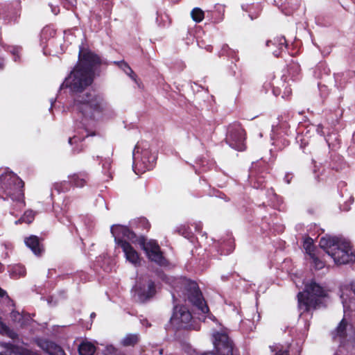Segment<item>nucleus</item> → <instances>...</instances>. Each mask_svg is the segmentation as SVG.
<instances>
[{"label":"nucleus","mask_w":355,"mask_h":355,"mask_svg":"<svg viewBox=\"0 0 355 355\" xmlns=\"http://www.w3.org/2000/svg\"><path fill=\"white\" fill-rule=\"evenodd\" d=\"M78 57L79 64L60 86V89L65 87L73 94L71 112L77 114L80 119L78 132L69 138L71 145L82 141L91 135L88 126L96 121L109 117L112 112L110 105L101 94L94 90L85 92V89L93 82L94 69L101 64L100 58L92 51L84 52L81 49Z\"/></svg>","instance_id":"1"},{"label":"nucleus","mask_w":355,"mask_h":355,"mask_svg":"<svg viewBox=\"0 0 355 355\" xmlns=\"http://www.w3.org/2000/svg\"><path fill=\"white\" fill-rule=\"evenodd\" d=\"M319 245L337 265L347 264L355 260L351 243L345 238L323 236L320 239Z\"/></svg>","instance_id":"2"},{"label":"nucleus","mask_w":355,"mask_h":355,"mask_svg":"<svg viewBox=\"0 0 355 355\" xmlns=\"http://www.w3.org/2000/svg\"><path fill=\"white\" fill-rule=\"evenodd\" d=\"M326 297L327 291L315 281L305 284L304 290L297 294L300 317H311V311L320 307Z\"/></svg>","instance_id":"3"},{"label":"nucleus","mask_w":355,"mask_h":355,"mask_svg":"<svg viewBox=\"0 0 355 355\" xmlns=\"http://www.w3.org/2000/svg\"><path fill=\"white\" fill-rule=\"evenodd\" d=\"M23 187V181L15 173L8 168L0 170L1 198L10 199L22 207L24 205Z\"/></svg>","instance_id":"4"},{"label":"nucleus","mask_w":355,"mask_h":355,"mask_svg":"<svg viewBox=\"0 0 355 355\" xmlns=\"http://www.w3.org/2000/svg\"><path fill=\"white\" fill-rule=\"evenodd\" d=\"M340 298L342 300L344 318L339 323L336 330L332 333L334 340H338L340 346L345 345L346 340H349L351 336L347 333V323L346 322V317L349 315V312L355 309V281H353L350 285V289L345 288L341 290Z\"/></svg>","instance_id":"5"},{"label":"nucleus","mask_w":355,"mask_h":355,"mask_svg":"<svg viewBox=\"0 0 355 355\" xmlns=\"http://www.w3.org/2000/svg\"><path fill=\"white\" fill-rule=\"evenodd\" d=\"M132 168L137 175H140L153 168L156 155L151 153L146 141L138 142L132 152Z\"/></svg>","instance_id":"6"},{"label":"nucleus","mask_w":355,"mask_h":355,"mask_svg":"<svg viewBox=\"0 0 355 355\" xmlns=\"http://www.w3.org/2000/svg\"><path fill=\"white\" fill-rule=\"evenodd\" d=\"M184 285L188 301L198 309L199 315H202L199 318L203 321H206L207 319L216 321V317L209 312L198 284L195 282L186 281Z\"/></svg>","instance_id":"7"},{"label":"nucleus","mask_w":355,"mask_h":355,"mask_svg":"<svg viewBox=\"0 0 355 355\" xmlns=\"http://www.w3.org/2000/svg\"><path fill=\"white\" fill-rule=\"evenodd\" d=\"M132 291L135 300L144 303L155 296L156 293L155 282L148 275L139 277Z\"/></svg>","instance_id":"8"},{"label":"nucleus","mask_w":355,"mask_h":355,"mask_svg":"<svg viewBox=\"0 0 355 355\" xmlns=\"http://www.w3.org/2000/svg\"><path fill=\"white\" fill-rule=\"evenodd\" d=\"M193 317L185 306L175 305L170 319L172 326L176 329H193L198 330V327L192 324Z\"/></svg>","instance_id":"9"},{"label":"nucleus","mask_w":355,"mask_h":355,"mask_svg":"<svg viewBox=\"0 0 355 355\" xmlns=\"http://www.w3.org/2000/svg\"><path fill=\"white\" fill-rule=\"evenodd\" d=\"M245 133L241 125L234 123L229 125L225 141L232 148L239 151L245 149Z\"/></svg>","instance_id":"10"},{"label":"nucleus","mask_w":355,"mask_h":355,"mask_svg":"<svg viewBox=\"0 0 355 355\" xmlns=\"http://www.w3.org/2000/svg\"><path fill=\"white\" fill-rule=\"evenodd\" d=\"M139 244L150 261L161 266L167 265V261L163 257L160 248L156 241H147L144 238H141L139 240Z\"/></svg>","instance_id":"11"},{"label":"nucleus","mask_w":355,"mask_h":355,"mask_svg":"<svg viewBox=\"0 0 355 355\" xmlns=\"http://www.w3.org/2000/svg\"><path fill=\"white\" fill-rule=\"evenodd\" d=\"M213 344L220 355H234L232 342L226 334L214 333L213 334Z\"/></svg>","instance_id":"12"},{"label":"nucleus","mask_w":355,"mask_h":355,"mask_svg":"<svg viewBox=\"0 0 355 355\" xmlns=\"http://www.w3.org/2000/svg\"><path fill=\"white\" fill-rule=\"evenodd\" d=\"M110 231L119 247H121L123 243H128V241L131 242L136 241V234L126 226L114 225L111 227Z\"/></svg>","instance_id":"13"},{"label":"nucleus","mask_w":355,"mask_h":355,"mask_svg":"<svg viewBox=\"0 0 355 355\" xmlns=\"http://www.w3.org/2000/svg\"><path fill=\"white\" fill-rule=\"evenodd\" d=\"M121 248L126 260L135 267L140 265L141 259L137 252L129 243H123Z\"/></svg>","instance_id":"14"},{"label":"nucleus","mask_w":355,"mask_h":355,"mask_svg":"<svg viewBox=\"0 0 355 355\" xmlns=\"http://www.w3.org/2000/svg\"><path fill=\"white\" fill-rule=\"evenodd\" d=\"M6 350L0 352V355H37L35 352L22 347L10 343L5 344Z\"/></svg>","instance_id":"15"},{"label":"nucleus","mask_w":355,"mask_h":355,"mask_svg":"<svg viewBox=\"0 0 355 355\" xmlns=\"http://www.w3.org/2000/svg\"><path fill=\"white\" fill-rule=\"evenodd\" d=\"M215 248H217L218 252L222 254H228L231 253L234 249V239L230 235L226 238L222 239L217 241L215 244Z\"/></svg>","instance_id":"16"},{"label":"nucleus","mask_w":355,"mask_h":355,"mask_svg":"<svg viewBox=\"0 0 355 355\" xmlns=\"http://www.w3.org/2000/svg\"><path fill=\"white\" fill-rule=\"evenodd\" d=\"M266 46L268 47L274 46L277 49H271L272 54L275 57H278L280 55L281 51L284 49H286L287 44L284 37L280 36L274 38L272 40H268L266 42Z\"/></svg>","instance_id":"17"},{"label":"nucleus","mask_w":355,"mask_h":355,"mask_svg":"<svg viewBox=\"0 0 355 355\" xmlns=\"http://www.w3.org/2000/svg\"><path fill=\"white\" fill-rule=\"evenodd\" d=\"M13 307L10 305L7 306L6 309H1L0 307V313L5 315L6 312L10 311V318L14 323L17 324L20 327L26 325V322L24 316L19 312L15 311Z\"/></svg>","instance_id":"18"},{"label":"nucleus","mask_w":355,"mask_h":355,"mask_svg":"<svg viewBox=\"0 0 355 355\" xmlns=\"http://www.w3.org/2000/svg\"><path fill=\"white\" fill-rule=\"evenodd\" d=\"M24 243L35 255L38 256L41 254L42 248L37 236L31 235L30 236L25 238Z\"/></svg>","instance_id":"19"},{"label":"nucleus","mask_w":355,"mask_h":355,"mask_svg":"<svg viewBox=\"0 0 355 355\" xmlns=\"http://www.w3.org/2000/svg\"><path fill=\"white\" fill-rule=\"evenodd\" d=\"M71 183L76 187H83L87 180L88 175L85 172L78 173H74L72 175L69 176Z\"/></svg>","instance_id":"20"},{"label":"nucleus","mask_w":355,"mask_h":355,"mask_svg":"<svg viewBox=\"0 0 355 355\" xmlns=\"http://www.w3.org/2000/svg\"><path fill=\"white\" fill-rule=\"evenodd\" d=\"M8 272L12 279H19L26 274L25 267L21 264H15L8 266Z\"/></svg>","instance_id":"21"},{"label":"nucleus","mask_w":355,"mask_h":355,"mask_svg":"<svg viewBox=\"0 0 355 355\" xmlns=\"http://www.w3.org/2000/svg\"><path fill=\"white\" fill-rule=\"evenodd\" d=\"M95 350V346L89 342H83L78 347L80 355H93Z\"/></svg>","instance_id":"22"},{"label":"nucleus","mask_w":355,"mask_h":355,"mask_svg":"<svg viewBox=\"0 0 355 355\" xmlns=\"http://www.w3.org/2000/svg\"><path fill=\"white\" fill-rule=\"evenodd\" d=\"M306 259L310 261L311 266L315 270H320L324 267V262L320 259L318 254L316 252L311 254V255L306 257Z\"/></svg>","instance_id":"23"},{"label":"nucleus","mask_w":355,"mask_h":355,"mask_svg":"<svg viewBox=\"0 0 355 355\" xmlns=\"http://www.w3.org/2000/svg\"><path fill=\"white\" fill-rule=\"evenodd\" d=\"M55 35V31L50 27H44L40 34V42L41 45L44 46L47 40L53 37Z\"/></svg>","instance_id":"24"},{"label":"nucleus","mask_w":355,"mask_h":355,"mask_svg":"<svg viewBox=\"0 0 355 355\" xmlns=\"http://www.w3.org/2000/svg\"><path fill=\"white\" fill-rule=\"evenodd\" d=\"M114 64H117L119 67L122 69L128 76H129L132 80H136V75L135 74L130 67L124 61H115Z\"/></svg>","instance_id":"25"},{"label":"nucleus","mask_w":355,"mask_h":355,"mask_svg":"<svg viewBox=\"0 0 355 355\" xmlns=\"http://www.w3.org/2000/svg\"><path fill=\"white\" fill-rule=\"evenodd\" d=\"M46 345L47 351L51 355H66L62 348L55 343L50 342Z\"/></svg>","instance_id":"26"},{"label":"nucleus","mask_w":355,"mask_h":355,"mask_svg":"<svg viewBox=\"0 0 355 355\" xmlns=\"http://www.w3.org/2000/svg\"><path fill=\"white\" fill-rule=\"evenodd\" d=\"M272 135L271 136V139L273 141L272 144L277 146L279 149H282V148L288 146L289 144V141L286 138H278L275 135V132L276 130L275 128H272Z\"/></svg>","instance_id":"27"},{"label":"nucleus","mask_w":355,"mask_h":355,"mask_svg":"<svg viewBox=\"0 0 355 355\" xmlns=\"http://www.w3.org/2000/svg\"><path fill=\"white\" fill-rule=\"evenodd\" d=\"M191 17L195 22L200 23L205 17V12L200 8H194L191 12Z\"/></svg>","instance_id":"28"},{"label":"nucleus","mask_w":355,"mask_h":355,"mask_svg":"<svg viewBox=\"0 0 355 355\" xmlns=\"http://www.w3.org/2000/svg\"><path fill=\"white\" fill-rule=\"evenodd\" d=\"M138 342L137 334H128L123 340L121 343L123 346H133Z\"/></svg>","instance_id":"29"},{"label":"nucleus","mask_w":355,"mask_h":355,"mask_svg":"<svg viewBox=\"0 0 355 355\" xmlns=\"http://www.w3.org/2000/svg\"><path fill=\"white\" fill-rule=\"evenodd\" d=\"M111 164L112 162L110 159H105L103 161L102 164V168H103V173L106 175L107 180L112 178V172H111Z\"/></svg>","instance_id":"30"},{"label":"nucleus","mask_w":355,"mask_h":355,"mask_svg":"<svg viewBox=\"0 0 355 355\" xmlns=\"http://www.w3.org/2000/svg\"><path fill=\"white\" fill-rule=\"evenodd\" d=\"M303 247L304 250H306V252L307 254V256L311 255V254H313L315 252V247L313 244V239L311 238H308L305 239Z\"/></svg>","instance_id":"31"},{"label":"nucleus","mask_w":355,"mask_h":355,"mask_svg":"<svg viewBox=\"0 0 355 355\" xmlns=\"http://www.w3.org/2000/svg\"><path fill=\"white\" fill-rule=\"evenodd\" d=\"M288 73L292 76L293 80L298 78L300 73V67L297 63H292L288 67Z\"/></svg>","instance_id":"32"},{"label":"nucleus","mask_w":355,"mask_h":355,"mask_svg":"<svg viewBox=\"0 0 355 355\" xmlns=\"http://www.w3.org/2000/svg\"><path fill=\"white\" fill-rule=\"evenodd\" d=\"M6 303V306L10 305L11 306H14V303L12 300L8 297L6 292L0 288V303Z\"/></svg>","instance_id":"33"},{"label":"nucleus","mask_w":355,"mask_h":355,"mask_svg":"<svg viewBox=\"0 0 355 355\" xmlns=\"http://www.w3.org/2000/svg\"><path fill=\"white\" fill-rule=\"evenodd\" d=\"M250 179L254 188L261 189L263 187H264V180L262 178H254L252 173H251L250 175Z\"/></svg>","instance_id":"34"},{"label":"nucleus","mask_w":355,"mask_h":355,"mask_svg":"<svg viewBox=\"0 0 355 355\" xmlns=\"http://www.w3.org/2000/svg\"><path fill=\"white\" fill-rule=\"evenodd\" d=\"M35 213L32 210H27L21 216V220L26 223H31L35 218Z\"/></svg>","instance_id":"35"},{"label":"nucleus","mask_w":355,"mask_h":355,"mask_svg":"<svg viewBox=\"0 0 355 355\" xmlns=\"http://www.w3.org/2000/svg\"><path fill=\"white\" fill-rule=\"evenodd\" d=\"M0 334L2 335H7L12 338L14 335V333L10 330L5 323L3 322L1 317H0Z\"/></svg>","instance_id":"36"},{"label":"nucleus","mask_w":355,"mask_h":355,"mask_svg":"<svg viewBox=\"0 0 355 355\" xmlns=\"http://www.w3.org/2000/svg\"><path fill=\"white\" fill-rule=\"evenodd\" d=\"M54 189L57 190L58 193L66 192L69 189V184L67 182L64 181L55 184Z\"/></svg>","instance_id":"37"},{"label":"nucleus","mask_w":355,"mask_h":355,"mask_svg":"<svg viewBox=\"0 0 355 355\" xmlns=\"http://www.w3.org/2000/svg\"><path fill=\"white\" fill-rule=\"evenodd\" d=\"M272 351H276L275 355H289L288 347H283L282 346L275 345L270 347Z\"/></svg>","instance_id":"38"},{"label":"nucleus","mask_w":355,"mask_h":355,"mask_svg":"<svg viewBox=\"0 0 355 355\" xmlns=\"http://www.w3.org/2000/svg\"><path fill=\"white\" fill-rule=\"evenodd\" d=\"M349 76L352 78L355 76V72L354 71H349V72H347V74H346V75L345 73L334 74V78H335L336 83L337 84L339 83V85H340L342 84L341 81H342L343 77L344 78V79H345V76Z\"/></svg>","instance_id":"39"},{"label":"nucleus","mask_w":355,"mask_h":355,"mask_svg":"<svg viewBox=\"0 0 355 355\" xmlns=\"http://www.w3.org/2000/svg\"><path fill=\"white\" fill-rule=\"evenodd\" d=\"M234 53V50L230 49L227 44L222 46L220 51L218 52L219 56H227L228 53Z\"/></svg>","instance_id":"40"},{"label":"nucleus","mask_w":355,"mask_h":355,"mask_svg":"<svg viewBox=\"0 0 355 355\" xmlns=\"http://www.w3.org/2000/svg\"><path fill=\"white\" fill-rule=\"evenodd\" d=\"M8 51L14 55V60L17 61L18 58H19V53L21 51V47L19 46H9Z\"/></svg>","instance_id":"41"},{"label":"nucleus","mask_w":355,"mask_h":355,"mask_svg":"<svg viewBox=\"0 0 355 355\" xmlns=\"http://www.w3.org/2000/svg\"><path fill=\"white\" fill-rule=\"evenodd\" d=\"M179 233L182 234L184 237L190 239L192 236L191 232L189 230V229L185 226H182L179 230Z\"/></svg>","instance_id":"42"},{"label":"nucleus","mask_w":355,"mask_h":355,"mask_svg":"<svg viewBox=\"0 0 355 355\" xmlns=\"http://www.w3.org/2000/svg\"><path fill=\"white\" fill-rule=\"evenodd\" d=\"M56 217L58 218L59 221L60 223H63L64 225H68L69 224L71 223V220H70L69 216L68 215L60 216V215L58 214L56 216Z\"/></svg>","instance_id":"43"},{"label":"nucleus","mask_w":355,"mask_h":355,"mask_svg":"<svg viewBox=\"0 0 355 355\" xmlns=\"http://www.w3.org/2000/svg\"><path fill=\"white\" fill-rule=\"evenodd\" d=\"M139 223L144 229L148 230L150 228V223L146 218H140Z\"/></svg>","instance_id":"44"},{"label":"nucleus","mask_w":355,"mask_h":355,"mask_svg":"<svg viewBox=\"0 0 355 355\" xmlns=\"http://www.w3.org/2000/svg\"><path fill=\"white\" fill-rule=\"evenodd\" d=\"M107 354L110 355H115L116 353V349L112 345H108L106 347Z\"/></svg>","instance_id":"45"},{"label":"nucleus","mask_w":355,"mask_h":355,"mask_svg":"<svg viewBox=\"0 0 355 355\" xmlns=\"http://www.w3.org/2000/svg\"><path fill=\"white\" fill-rule=\"evenodd\" d=\"M193 226H194L195 230L196 232H200L202 228V224L201 222H195L193 224H192Z\"/></svg>","instance_id":"46"},{"label":"nucleus","mask_w":355,"mask_h":355,"mask_svg":"<svg viewBox=\"0 0 355 355\" xmlns=\"http://www.w3.org/2000/svg\"><path fill=\"white\" fill-rule=\"evenodd\" d=\"M293 178V175L291 173H286L284 178V182L289 184Z\"/></svg>","instance_id":"47"},{"label":"nucleus","mask_w":355,"mask_h":355,"mask_svg":"<svg viewBox=\"0 0 355 355\" xmlns=\"http://www.w3.org/2000/svg\"><path fill=\"white\" fill-rule=\"evenodd\" d=\"M198 46H199L200 48H204V49H205L207 51L211 52V51H212L213 47H212L211 45H207V46H202V44L201 43V42H198Z\"/></svg>","instance_id":"48"},{"label":"nucleus","mask_w":355,"mask_h":355,"mask_svg":"<svg viewBox=\"0 0 355 355\" xmlns=\"http://www.w3.org/2000/svg\"><path fill=\"white\" fill-rule=\"evenodd\" d=\"M49 6L51 7V12L54 14V15H58V12H59V8L57 7V6H53L52 4L49 3Z\"/></svg>","instance_id":"49"},{"label":"nucleus","mask_w":355,"mask_h":355,"mask_svg":"<svg viewBox=\"0 0 355 355\" xmlns=\"http://www.w3.org/2000/svg\"><path fill=\"white\" fill-rule=\"evenodd\" d=\"M227 57L232 58V59L235 60L236 61L238 60L236 52L234 51V53H228Z\"/></svg>","instance_id":"50"},{"label":"nucleus","mask_w":355,"mask_h":355,"mask_svg":"<svg viewBox=\"0 0 355 355\" xmlns=\"http://www.w3.org/2000/svg\"><path fill=\"white\" fill-rule=\"evenodd\" d=\"M317 130V132H318V133L319 135H324V132H323V130H322V125H319L318 126V128H317V130Z\"/></svg>","instance_id":"51"},{"label":"nucleus","mask_w":355,"mask_h":355,"mask_svg":"<svg viewBox=\"0 0 355 355\" xmlns=\"http://www.w3.org/2000/svg\"><path fill=\"white\" fill-rule=\"evenodd\" d=\"M4 66L3 60L0 58V69H3Z\"/></svg>","instance_id":"52"},{"label":"nucleus","mask_w":355,"mask_h":355,"mask_svg":"<svg viewBox=\"0 0 355 355\" xmlns=\"http://www.w3.org/2000/svg\"><path fill=\"white\" fill-rule=\"evenodd\" d=\"M22 223H24V222L21 220V217L19 220H17L15 222V225H18V224H20Z\"/></svg>","instance_id":"53"},{"label":"nucleus","mask_w":355,"mask_h":355,"mask_svg":"<svg viewBox=\"0 0 355 355\" xmlns=\"http://www.w3.org/2000/svg\"><path fill=\"white\" fill-rule=\"evenodd\" d=\"M54 102H55V101H54L53 98H52V99H51V107H50V108H49V110H52Z\"/></svg>","instance_id":"54"},{"label":"nucleus","mask_w":355,"mask_h":355,"mask_svg":"<svg viewBox=\"0 0 355 355\" xmlns=\"http://www.w3.org/2000/svg\"><path fill=\"white\" fill-rule=\"evenodd\" d=\"M222 19H223V17H219L218 19H214V22H215V23H219L220 21H222Z\"/></svg>","instance_id":"55"},{"label":"nucleus","mask_w":355,"mask_h":355,"mask_svg":"<svg viewBox=\"0 0 355 355\" xmlns=\"http://www.w3.org/2000/svg\"><path fill=\"white\" fill-rule=\"evenodd\" d=\"M3 270H4L3 265L1 263H0V272H3Z\"/></svg>","instance_id":"56"},{"label":"nucleus","mask_w":355,"mask_h":355,"mask_svg":"<svg viewBox=\"0 0 355 355\" xmlns=\"http://www.w3.org/2000/svg\"><path fill=\"white\" fill-rule=\"evenodd\" d=\"M159 354L160 355H162V354H163V349H159Z\"/></svg>","instance_id":"57"},{"label":"nucleus","mask_w":355,"mask_h":355,"mask_svg":"<svg viewBox=\"0 0 355 355\" xmlns=\"http://www.w3.org/2000/svg\"><path fill=\"white\" fill-rule=\"evenodd\" d=\"M221 279H222L223 280H225V279H227V276H222V277H221Z\"/></svg>","instance_id":"58"},{"label":"nucleus","mask_w":355,"mask_h":355,"mask_svg":"<svg viewBox=\"0 0 355 355\" xmlns=\"http://www.w3.org/2000/svg\"><path fill=\"white\" fill-rule=\"evenodd\" d=\"M342 209L344 210V211H348L349 208L348 207H343Z\"/></svg>","instance_id":"59"},{"label":"nucleus","mask_w":355,"mask_h":355,"mask_svg":"<svg viewBox=\"0 0 355 355\" xmlns=\"http://www.w3.org/2000/svg\"><path fill=\"white\" fill-rule=\"evenodd\" d=\"M249 16L250 17V18H251L252 19H254V17H253L251 14H249ZM255 17H254V18H255Z\"/></svg>","instance_id":"60"},{"label":"nucleus","mask_w":355,"mask_h":355,"mask_svg":"<svg viewBox=\"0 0 355 355\" xmlns=\"http://www.w3.org/2000/svg\"><path fill=\"white\" fill-rule=\"evenodd\" d=\"M171 1H172L173 2H174V3H177V2H178L180 0H171Z\"/></svg>","instance_id":"61"},{"label":"nucleus","mask_w":355,"mask_h":355,"mask_svg":"<svg viewBox=\"0 0 355 355\" xmlns=\"http://www.w3.org/2000/svg\"><path fill=\"white\" fill-rule=\"evenodd\" d=\"M286 92H288V93L291 92V89H288L286 87Z\"/></svg>","instance_id":"62"},{"label":"nucleus","mask_w":355,"mask_h":355,"mask_svg":"<svg viewBox=\"0 0 355 355\" xmlns=\"http://www.w3.org/2000/svg\"><path fill=\"white\" fill-rule=\"evenodd\" d=\"M73 150H74V151H77V152H80V150H79V149H77V150H76V149H75V148H74V149H73Z\"/></svg>","instance_id":"63"},{"label":"nucleus","mask_w":355,"mask_h":355,"mask_svg":"<svg viewBox=\"0 0 355 355\" xmlns=\"http://www.w3.org/2000/svg\"><path fill=\"white\" fill-rule=\"evenodd\" d=\"M94 315H95V313H92L91 314V317H94Z\"/></svg>","instance_id":"64"}]
</instances>
